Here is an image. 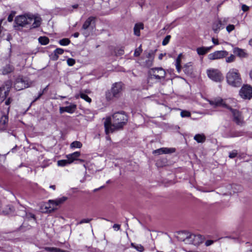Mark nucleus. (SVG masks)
Here are the masks:
<instances>
[{"instance_id":"1","label":"nucleus","mask_w":252,"mask_h":252,"mask_svg":"<svg viewBox=\"0 0 252 252\" xmlns=\"http://www.w3.org/2000/svg\"><path fill=\"white\" fill-rule=\"evenodd\" d=\"M127 116L123 112L114 113L112 117L107 118L104 122L106 134L121 129L127 122Z\"/></svg>"},{"instance_id":"2","label":"nucleus","mask_w":252,"mask_h":252,"mask_svg":"<svg viewBox=\"0 0 252 252\" xmlns=\"http://www.w3.org/2000/svg\"><path fill=\"white\" fill-rule=\"evenodd\" d=\"M15 23L17 26L24 27L27 25L31 24L32 28H36L40 26L41 18L38 14L19 15L15 18Z\"/></svg>"},{"instance_id":"3","label":"nucleus","mask_w":252,"mask_h":252,"mask_svg":"<svg viewBox=\"0 0 252 252\" xmlns=\"http://www.w3.org/2000/svg\"><path fill=\"white\" fill-rule=\"evenodd\" d=\"M230 100V99H223L220 97H217L213 100H209V103L212 105H215V106H221L229 110L233 116L235 122L238 125H241L243 122L242 115L239 111L232 109L227 105V102Z\"/></svg>"},{"instance_id":"4","label":"nucleus","mask_w":252,"mask_h":252,"mask_svg":"<svg viewBox=\"0 0 252 252\" xmlns=\"http://www.w3.org/2000/svg\"><path fill=\"white\" fill-rule=\"evenodd\" d=\"M67 200V197L63 196L55 200H49L47 202L43 203L40 205V211L43 213H50L56 209L58 206L63 204Z\"/></svg>"},{"instance_id":"5","label":"nucleus","mask_w":252,"mask_h":252,"mask_svg":"<svg viewBox=\"0 0 252 252\" xmlns=\"http://www.w3.org/2000/svg\"><path fill=\"white\" fill-rule=\"evenodd\" d=\"M227 83L234 87H239L242 83V79L239 70L236 68H231L226 75Z\"/></svg>"},{"instance_id":"6","label":"nucleus","mask_w":252,"mask_h":252,"mask_svg":"<svg viewBox=\"0 0 252 252\" xmlns=\"http://www.w3.org/2000/svg\"><path fill=\"white\" fill-rule=\"evenodd\" d=\"M208 77L212 81L220 82L223 80V77L220 71L215 68H210L207 70Z\"/></svg>"},{"instance_id":"7","label":"nucleus","mask_w":252,"mask_h":252,"mask_svg":"<svg viewBox=\"0 0 252 252\" xmlns=\"http://www.w3.org/2000/svg\"><path fill=\"white\" fill-rule=\"evenodd\" d=\"M123 88V84L122 83H116L113 84L111 89V92H107L106 94V97L107 99L110 100L113 97H116L122 91Z\"/></svg>"},{"instance_id":"8","label":"nucleus","mask_w":252,"mask_h":252,"mask_svg":"<svg viewBox=\"0 0 252 252\" xmlns=\"http://www.w3.org/2000/svg\"><path fill=\"white\" fill-rule=\"evenodd\" d=\"M149 73L152 79L154 78L157 80L164 78L166 74L165 70L161 67L152 68L150 70Z\"/></svg>"},{"instance_id":"9","label":"nucleus","mask_w":252,"mask_h":252,"mask_svg":"<svg viewBox=\"0 0 252 252\" xmlns=\"http://www.w3.org/2000/svg\"><path fill=\"white\" fill-rule=\"evenodd\" d=\"M239 95L243 99H250L252 98V86L244 85L239 91Z\"/></svg>"},{"instance_id":"10","label":"nucleus","mask_w":252,"mask_h":252,"mask_svg":"<svg viewBox=\"0 0 252 252\" xmlns=\"http://www.w3.org/2000/svg\"><path fill=\"white\" fill-rule=\"evenodd\" d=\"M228 55V53L226 51H217L209 54L208 58L210 60H219L226 57Z\"/></svg>"},{"instance_id":"11","label":"nucleus","mask_w":252,"mask_h":252,"mask_svg":"<svg viewBox=\"0 0 252 252\" xmlns=\"http://www.w3.org/2000/svg\"><path fill=\"white\" fill-rule=\"evenodd\" d=\"M11 87V83L8 81L5 83V86L0 88V102H2L6 98Z\"/></svg>"},{"instance_id":"12","label":"nucleus","mask_w":252,"mask_h":252,"mask_svg":"<svg viewBox=\"0 0 252 252\" xmlns=\"http://www.w3.org/2000/svg\"><path fill=\"white\" fill-rule=\"evenodd\" d=\"M203 238L199 234H193L189 233V237L187 238L188 244H192L194 245H198L203 242Z\"/></svg>"},{"instance_id":"13","label":"nucleus","mask_w":252,"mask_h":252,"mask_svg":"<svg viewBox=\"0 0 252 252\" xmlns=\"http://www.w3.org/2000/svg\"><path fill=\"white\" fill-rule=\"evenodd\" d=\"M30 86L27 81L22 78L19 77L16 80L14 84V87L15 90L20 91L28 88Z\"/></svg>"},{"instance_id":"14","label":"nucleus","mask_w":252,"mask_h":252,"mask_svg":"<svg viewBox=\"0 0 252 252\" xmlns=\"http://www.w3.org/2000/svg\"><path fill=\"white\" fill-rule=\"evenodd\" d=\"M144 54L145 57L143 58L142 65L147 67H151L153 63L154 55L152 52H145Z\"/></svg>"},{"instance_id":"15","label":"nucleus","mask_w":252,"mask_h":252,"mask_svg":"<svg viewBox=\"0 0 252 252\" xmlns=\"http://www.w3.org/2000/svg\"><path fill=\"white\" fill-rule=\"evenodd\" d=\"M76 109V105L74 104H70L69 106L65 107H60L59 110L61 114H62L64 112H67L70 114H72L75 112Z\"/></svg>"},{"instance_id":"16","label":"nucleus","mask_w":252,"mask_h":252,"mask_svg":"<svg viewBox=\"0 0 252 252\" xmlns=\"http://www.w3.org/2000/svg\"><path fill=\"white\" fill-rule=\"evenodd\" d=\"M175 150L174 148H161L154 150L153 153L155 155H159L163 154L172 153L175 152Z\"/></svg>"},{"instance_id":"17","label":"nucleus","mask_w":252,"mask_h":252,"mask_svg":"<svg viewBox=\"0 0 252 252\" xmlns=\"http://www.w3.org/2000/svg\"><path fill=\"white\" fill-rule=\"evenodd\" d=\"M223 28L222 21L220 19L216 20L213 24L212 29L215 33H218L221 29Z\"/></svg>"},{"instance_id":"18","label":"nucleus","mask_w":252,"mask_h":252,"mask_svg":"<svg viewBox=\"0 0 252 252\" xmlns=\"http://www.w3.org/2000/svg\"><path fill=\"white\" fill-rule=\"evenodd\" d=\"M8 118L6 115L2 116L0 119V130H3L6 129L8 125Z\"/></svg>"},{"instance_id":"19","label":"nucleus","mask_w":252,"mask_h":252,"mask_svg":"<svg viewBox=\"0 0 252 252\" xmlns=\"http://www.w3.org/2000/svg\"><path fill=\"white\" fill-rule=\"evenodd\" d=\"M80 156L79 152H75L72 154L66 155V158L68 160L70 163H72L74 161L78 160V158Z\"/></svg>"},{"instance_id":"20","label":"nucleus","mask_w":252,"mask_h":252,"mask_svg":"<svg viewBox=\"0 0 252 252\" xmlns=\"http://www.w3.org/2000/svg\"><path fill=\"white\" fill-rule=\"evenodd\" d=\"M189 232L186 231L180 232L178 233L177 237L179 241H183L188 244L187 240L189 237Z\"/></svg>"},{"instance_id":"21","label":"nucleus","mask_w":252,"mask_h":252,"mask_svg":"<svg viewBox=\"0 0 252 252\" xmlns=\"http://www.w3.org/2000/svg\"><path fill=\"white\" fill-rule=\"evenodd\" d=\"M212 48V46L200 47L196 49V52L199 55H204L207 53Z\"/></svg>"},{"instance_id":"22","label":"nucleus","mask_w":252,"mask_h":252,"mask_svg":"<svg viewBox=\"0 0 252 252\" xmlns=\"http://www.w3.org/2000/svg\"><path fill=\"white\" fill-rule=\"evenodd\" d=\"M183 70L186 74H190L192 71V63H188L185 64L183 67Z\"/></svg>"},{"instance_id":"23","label":"nucleus","mask_w":252,"mask_h":252,"mask_svg":"<svg viewBox=\"0 0 252 252\" xmlns=\"http://www.w3.org/2000/svg\"><path fill=\"white\" fill-rule=\"evenodd\" d=\"M13 67L10 64H7L4 66L1 69V73L3 75L7 74L11 72L13 70Z\"/></svg>"},{"instance_id":"24","label":"nucleus","mask_w":252,"mask_h":252,"mask_svg":"<svg viewBox=\"0 0 252 252\" xmlns=\"http://www.w3.org/2000/svg\"><path fill=\"white\" fill-rule=\"evenodd\" d=\"M144 28L143 24L142 23L136 24L134 27V34L136 36H140V31L141 29H143Z\"/></svg>"},{"instance_id":"25","label":"nucleus","mask_w":252,"mask_h":252,"mask_svg":"<svg viewBox=\"0 0 252 252\" xmlns=\"http://www.w3.org/2000/svg\"><path fill=\"white\" fill-rule=\"evenodd\" d=\"M194 139L198 143H203L206 140V137L203 134H197L194 136Z\"/></svg>"},{"instance_id":"26","label":"nucleus","mask_w":252,"mask_h":252,"mask_svg":"<svg viewBox=\"0 0 252 252\" xmlns=\"http://www.w3.org/2000/svg\"><path fill=\"white\" fill-rule=\"evenodd\" d=\"M234 53L240 58H245L246 56V54L244 51L238 48L234 49Z\"/></svg>"},{"instance_id":"27","label":"nucleus","mask_w":252,"mask_h":252,"mask_svg":"<svg viewBox=\"0 0 252 252\" xmlns=\"http://www.w3.org/2000/svg\"><path fill=\"white\" fill-rule=\"evenodd\" d=\"M93 19L94 18L92 17L88 18L83 25L82 29L84 30H87L91 24Z\"/></svg>"},{"instance_id":"28","label":"nucleus","mask_w":252,"mask_h":252,"mask_svg":"<svg viewBox=\"0 0 252 252\" xmlns=\"http://www.w3.org/2000/svg\"><path fill=\"white\" fill-rule=\"evenodd\" d=\"M13 211V208L11 206H7L4 210H0V215H7L11 213Z\"/></svg>"},{"instance_id":"29","label":"nucleus","mask_w":252,"mask_h":252,"mask_svg":"<svg viewBox=\"0 0 252 252\" xmlns=\"http://www.w3.org/2000/svg\"><path fill=\"white\" fill-rule=\"evenodd\" d=\"M82 146V144L78 141H75L70 144V148L71 149L81 148Z\"/></svg>"},{"instance_id":"30","label":"nucleus","mask_w":252,"mask_h":252,"mask_svg":"<svg viewBox=\"0 0 252 252\" xmlns=\"http://www.w3.org/2000/svg\"><path fill=\"white\" fill-rule=\"evenodd\" d=\"M70 162H69L67 158L66 159H62L59 160L57 162V164L59 166H65L68 164H70Z\"/></svg>"},{"instance_id":"31","label":"nucleus","mask_w":252,"mask_h":252,"mask_svg":"<svg viewBox=\"0 0 252 252\" xmlns=\"http://www.w3.org/2000/svg\"><path fill=\"white\" fill-rule=\"evenodd\" d=\"M38 41L42 45H47L49 42V39L48 37L45 36H41L39 37Z\"/></svg>"},{"instance_id":"32","label":"nucleus","mask_w":252,"mask_h":252,"mask_svg":"<svg viewBox=\"0 0 252 252\" xmlns=\"http://www.w3.org/2000/svg\"><path fill=\"white\" fill-rule=\"evenodd\" d=\"M131 246L140 252H142L144 250V247L141 244L135 245L134 243H131Z\"/></svg>"},{"instance_id":"33","label":"nucleus","mask_w":252,"mask_h":252,"mask_svg":"<svg viewBox=\"0 0 252 252\" xmlns=\"http://www.w3.org/2000/svg\"><path fill=\"white\" fill-rule=\"evenodd\" d=\"M181 59H180L179 58H177L176 60V63H175V66L176 69L178 73H180L181 70Z\"/></svg>"},{"instance_id":"34","label":"nucleus","mask_w":252,"mask_h":252,"mask_svg":"<svg viewBox=\"0 0 252 252\" xmlns=\"http://www.w3.org/2000/svg\"><path fill=\"white\" fill-rule=\"evenodd\" d=\"M63 53V50L61 48H57L54 51V56L55 59L57 60L59 55H62Z\"/></svg>"},{"instance_id":"35","label":"nucleus","mask_w":252,"mask_h":252,"mask_svg":"<svg viewBox=\"0 0 252 252\" xmlns=\"http://www.w3.org/2000/svg\"><path fill=\"white\" fill-rule=\"evenodd\" d=\"M80 96L81 98L84 99L88 102L90 103L92 101V99L90 97H89L87 94H84L83 93H81L80 94Z\"/></svg>"},{"instance_id":"36","label":"nucleus","mask_w":252,"mask_h":252,"mask_svg":"<svg viewBox=\"0 0 252 252\" xmlns=\"http://www.w3.org/2000/svg\"><path fill=\"white\" fill-rule=\"evenodd\" d=\"M70 43V40L68 38H63L59 41V43L62 46H66Z\"/></svg>"},{"instance_id":"37","label":"nucleus","mask_w":252,"mask_h":252,"mask_svg":"<svg viewBox=\"0 0 252 252\" xmlns=\"http://www.w3.org/2000/svg\"><path fill=\"white\" fill-rule=\"evenodd\" d=\"M243 135V132L239 131H236L233 132L232 133H231L230 137H236L241 136Z\"/></svg>"},{"instance_id":"38","label":"nucleus","mask_w":252,"mask_h":252,"mask_svg":"<svg viewBox=\"0 0 252 252\" xmlns=\"http://www.w3.org/2000/svg\"><path fill=\"white\" fill-rule=\"evenodd\" d=\"M191 115L190 113L186 110H182L181 112V116L183 118L184 117H189Z\"/></svg>"},{"instance_id":"39","label":"nucleus","mask_w":252,"mask_h":252,"mask_svg":"<svg viewBox=\"0 0 252 252\" xmlns=\"http://www.w3.org/2000/svg\"><path fill=\"white\" fill-rule=\"evenodd\" d=\"M235 60V56L234 55H231L230 56L226 58L225 61L227 63L233 62Z\"/></svg>"},{"instance_id":"40","label":"nucleus","mask_w":252,"mask_h":252,"mask_svg":"<svg viewBox=\"0 0 252 252\" xmlns=\"http://www.w3.org/2000/svg\"><path fill=\"white\" fill-rule=\"evenodd\" d=\"M171 38V36L168 35H167L163 40L162 41V44L164 46L167 45L170 39Z\"/></svg>"},{"instance_id":"41","label":"nucleus","mask_w":252,"mask_h":252,"mask_svg":"<svg viewBox=\"0 0 252 252\" xmlns=\"http://www.w3.org/2000/svg\"><path fill=\"white\" fill-rule=\"evenodd\" d=\"M142 52L141 45H140L138 48H137L134 53V55L135 57L139 56Z\"/></svg>"},{"instance_id":"42","label":"nucleus","mask_w":252,"mask_h":252,"mask_svg":"<svg viewBox=\"0 0 252 252\" xmlns=\"http://www.w3.org/2000/svg\"><path fill=\"white\" fill-rule=\"evenodd\" d=\"M235 29V26L233 25H228L226 28V30L228 32H230L232 31H233Z\"/></svg>"},{"instance_id":"43","label":"nucleus","mask_w":252,"mask_h":252,"mask_svg":"<svg viewBox=\"0 0 252 252\" xmlns=\"http://www.w3.org/2000/svg\"><path fill=\"white\" fill-rule=\"evenodd\" d=\"M92 220V219H84L77 223L78 224H81L84 223H89Z\"/></svg>"},{"instance_id":"44","label":"nucleus","mask_w":252,"mask_h":252,"mask_svg":"<svg viewBox=\"0 0 252 252\" xmlns=\"http://www.w3.org/2000/svg\"><path fill=\"white\" fill-rule=\"evenodd\" d=\"M67 63L68 65L72 66L73 65H74L75 64V60L74 59H71V58H69V59H67Z\"/></svg>"},{"instance_id":"45","label":"nucleus","mask_w":252,"mask_h":252,"mask_svg":"<svg viewBox=\"0 0 252 252\" xmlns=\"http://www.w3.org/2000/svg\"><path fill=\"white\" fill-rule=\"evenodd\" d=\"M237 155V151L236 150H233L232 151V152H231L230 153H229V157L230 158H235Z\"/></svg>"},{"instance_id":"46","label":"nucleus","mask_w":252,"mask_h":252,"mask_svg":"<svg viewBox=\"0 0 252 252\" xmlns=\"http://www.w3.org/2000/svg\"><path fill=\"white\" fill-rule=\"evenodd\" d=\"M14 16V14L13 13H11L9 15L7 18V20L10 22H12L13 20Z\"/></svg>"},{"instance_id":"47","label":"nucleus","mask_w":252,"mask_h":252,"mask_svg":"<svg viewBox=\"0 0 252 252\" xmlns=\"http://www.w3.org/2000/svg\"><path fill=\"white\" fill-rule=\"evenodd\" d=\"M213 243H214V241L211 240H208L206 241L205 245L206 246H209L211 245L212 244H213Z\"/></svg>"},{"instance_id":"48","label":"nucleus","mask_w":252,"mask_h":252,"mask_svg":"<svg viewBox=\"0 0 252 252\" xmlns=\"http://www.w3.org/2000/svg\"><path fill=\"white\" fill-rule=\"evenodd\" d=\"M212 41L213 42V43H214V45H219V42L218 39H217V38H215L214 37H212Z\"/></svg>"},{"instance_id":"49","label":"nucleus","mask_w":252,"mask_h":252,"mask_svg":"<svg viewBox=\"0 0 252 252\" xmlns=\"http://www.w3.org/2000/svg\"><path fill=\"white\" fill-rule=\"evenodd\" d=\"M222 21V25L223 26L225 24H226L228 22V18H223L220 19Z\"/></svg>"},{"instance_id":"50","label":"nucleus","mask_w":252,"mask_h":252,"mask_svg":"<svg viewBox=\"0 0 252 252\" xmlns=\"http://www.w3.org/2000/svg\"><path fill=\"white\" fill-rule=\"evenodd\" d=\"M113 228L115 230L117 231L120 229V225L118 224H114L113 226Z\"/></svg>"},{"instance_id":"51","label":"nucleus","mask_w":252,"mask_h":252,"mask_svg":"<svg viewBox=\"0 0 252 252\" xmlns=\"http://www.w3.org/2000/svg\"><path fill=\"white\" fill-rule=\"evenodd\" d=\"M242 9L245 12L249 10V7L245 4H243L242 6Z\"/></svg>"},{"instance_id":"52","label":"nucleus","mask_w":252,"mask_h":252,"mask_svg":"<svg viewBox=\"0 0 252 252\" xmlns=\"http://www.w3.org/2000/svg\"><path fill=\"white\" fill-rule=\"evenodd\" d=\"M124 50H123V49H119V50H118V52H117V53H116V55H119V56H120V55H123V54H124Z\"/></svg>"},{"instance_id":"53","label":"nucleus","mask_w":252,"mask_h":252,"mask_svg":"<svg viewBox=\"0 0 252 252\" xmlns=\"http://www.w3.org/2000/svg\"><path fill=\"white\" fill-rule=\"evenodd\" d=\"M11 101V99L10 98H8L5 102L6 105H8Z\"/></svg>"},{"instance_id":"54","label":"nucleus","mask_w":252,"mask_h":252,"mask_svg":"<svg viewBox=\"0 0 252 252\" xmlns=\"http://www.w3.org/2000/svg\"><path fill=\"white\" fill-rule=\"evenodd\" d=\"M28 215V216L29 217H30V218H32L33 220H35V219L34 215H33V214H31V213H30V214H28V215Z\"/></svg>"},{"instance_id":"55","label":"nucleus","mask_w":252,"mask_h":252,"mask_svg":"<svg viewBox=\"0 0 252 252\" xmlns=\"http://www.w3.org/2000/svg\"><path fill=\"white\" fill-rule=\"evenodd\" d=\"M164 54H159V56H158V59H159V60H162V58H163V57L164 56Z\"/></svg>"},{"instance_id":"56","label":"nucleus","mask_w":252,"mask_h":252,"mask_svg":"<svg viewBox=\"0 0 252 252\" xmlns=\"http://www.w3.org/2000/svg\"><path fill=\"white\" fill-rule=\"evenodd\" d=\"M79 33L78 32H75L73 34V36L74 37H78L79 36Z\"/></svg>"},{"instance_id":"57","label":"nucleus","mask_w":252,"mask_h":252,"mask_svg":"<svg viewBox=\"0 0 252 252\" xmlns=\"http://www.w3.org/2000/svg\"><path fill=\"white\" fill-rule=\"evenodd\" d=\"M249 76L250 78L252 80V69L249 72Z\"/></svg>"},{"instance_id":"58","label":"nucleus","mask_w":252,"mask_h":252,"mask_svg":"<svg viewBox=\"0 0 252 252\" xmlns=\"http://www.w3.org/2000/svg\"><path fill=\"white\" fill-rule=\"evenodd\" d=\"M78 7V4H74L73 5H72V7L73 8H77V7Z\"/></svg>"},{"instance_id":"59","label":"nucleus","mask_w":252,"mask_h":252,"mask_svg":"<svg viewBox=\"0 0 252 252\" xmlns=\"http://www.w3.org/2000/svg\"><path fill=\"white\" fill-rule=\"evenodd\" d=\"M50 188L53 189V190L55 189V185H51L50 186Z\"/></svg>"},{"instance_id":"60","label":"nucleus","mask_w":252,"mask_h":252,"mask_svg":"<svg viewBox=\"0 0 252 252\" xmlns=\"http://www.w3.org/2000/svg\"><path fill=\"white\" fill-rule=\"evenodd\" d=\"M182 56V54H181H181H180L178 56V57H177V58H179L180 59H181Z\"/></svg>"},{"instance_id":"61","label":"nucleus","mask_w":252,"mask_h":252,"mask_svg":"<svg viewBox=\"0 0 252 252\" xmlns=\"http://www.w3.org/2000/svg\"><path fill=\"white\" fill-rule=\"evenodd\" d=\"M250 44L252 46V39L250 41Z\"/></svg>"},{"instance_id":"62","label":"nucleus","mask_w":252,"mask_h":252,"mask_svg":"<svg viewBox=\"0 0 252 252\" xmlns=\"http://www.w3.org/2000/svg\"><path fill=\"white\" fill-rule=\"evenodd\" d=\"M83 34L84 35H85L86 36H88V34H87L86 33V32H83Z\"/></svg>"},{"instance_id":"63","label":"nucleus","mask_w":252,"mask_h":252,"mask_svg":"<svg viewBox=\"0 0 252 252\" xmlns=\"http://www.w3.org/2000/svg\"><path fill=\"white\" fill-rule=\"evenodd\" d=\"M78 96H79V95H76V96H75V97H76V98H78Z\"/></svg>"},{"instance_id":"64","label":"nucleus","mask_w":252,"mask_h":252,"mask_svg":"<svg viewBox=\"0 0 252 252\" xmlns=\"http://www.w3.org/2000/svg\"><path fill=\"white\" fill-rule=\"evenodd\" d=\"M79 160L81 162L83 161V160H82V159H79Z\"/></svg>"}]
</instances>
